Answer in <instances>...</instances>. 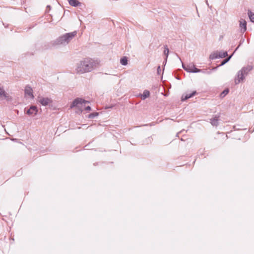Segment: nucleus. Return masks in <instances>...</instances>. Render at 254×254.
<instances>
[{
  "label": "nucleus",
  "mask_w": 254,
  "mask_h": 254,
  "mask_svg": "<svg viewBox=\"0 0 254 254\" xmlns=\"http://www.w3.org/2000/svg\"><path fill=\"white\" fill-rule=\"evenodd\" d=\"M161 67H160V66L159 65L157 67V74L159 75L161 74Z\"/></svg>",
  "instance_id": "24"
},
{
  "label": "nucleus",
  "mask_w": 254,
  "mask_h": 254,
  "mask_svg": "<svg viewBox=\"0 0 254 254\" xmlns=\"http://www.w3.org/2000/svg\"><path fill=\"white\" fill-rule=\"evenodd\" d=\"M169 53V50L167 45L164 46V54L166 57V59L168 58Z\"/></svg>",
  "instance_id": "22"
},
{
  "label": "nucleus",
  "mask_w": 254,
  "mask_h": 254,
  "mask_svg": "<svg viewBox=\"0 0 254 254\" xmlns=\"http://www.w3.org/2000/svg\"><path fill=\"white\" fill-rule=\"evenodd\" d=\"M47 8H49L50 9L51 8V6H50V5H48V6H47Z\"/></svg>",
  "instance_id": "31"
},
{
  "label": "nucleus",
  "mask_w": 254,
  "mask_h": 254,
  "mask_svg": "<svg viewBox=\"0 0 254 254\" xmlns=\"http://www.w3.org/2000/svg\"><path fill=\"white\" fill-rule=\"evenodd\" d=\"M228 56L227 52H216L210 54L209 58L211 60H214L219 58H223Z\"/></svg>",
  "instance_id": "4"
},
{
  "label": "nucleus",
  "mask_w": 254,
  "mask_h": 254,
  "mask_svg": "<svg viewBox=\"0 0 254 254\" xmlns=\"http://www.w3.org/2000/svg\"><path fill=\"white\" fill-rule=\"evenodd\" d=\"M196 93H197L196 91H194L190 93L186 94L185 95L184 94V95H182V96L181 97V100H182V101H186L187 99H189V98L194 96L196 94Z\"/></svg>",
  "instance_id": "11"
},
{
  "label": "nucleus",
  "mask_w": 254,
  "mask_h": 254,
  "mask_svg": "<svg viewBox=\"0 0 254 254\" xmlns=\"http://www.w3.org/2000/svg\"><path fill=\"white\" fill-rule=\"evenodd\" d=\"M167 59H166V57H165V60L164 61V65L166 64V63H167Z\"/></svg>",
  "instance_id": "26"
},
{
  "label": "nucleus",
  "mask_w": 254,
  "mask_h": 254,
  "mask_svg": "<svg viewBox=\"0 0 254 254\" xmlns=\"http://www.w3.org/2000/svg\"><path fill=\"white\" fill-rule=\"evenodd\" d=\"M95 66V63L90 58H85L77 64L76 70L78 73L90 72Z\"/></svg>",
  "instance_id": "2"
},
{
  "label": "nucleus",
  "mask_w": 254,
  "mask_h": 254,
  "mask_svg": "<svg viewBox=\"0 0 254 254\" xmlns=\"http://www.w3.org/2000/svg\"><path fill=\"white\" fill-rule=\"evenodd\" d=\"M127 58L126 57H123L120 60V63L123 65H126L127 64Z\"/></svg>",
  "instance_id": "18"
},
{
  "label": "nucleus",
  "mask_w": 254,
  "mask_h": 254,
  "mask_svg": "<svg viewBox=\"0 0 254 254\" xmlns=\"http://www.w3.org/2000/svg\"><path fill=\"white\" fill-rule=\"evenodd\" d=\"M85 110H86V111H91V108L90 106H88L85 107Z\"/></svg>",
  "instance_id": "25"
},
{
  "label": "nucleus",
  "mask_w": 254,
  "mask_h": 254,
  "mask_svg": "<svg viewBox=\"0 0 254 254\" xmlns=\"http://www.w3.org/2000/svg\"><path fill=\"white\" fill-rule=\"evenodd\" d=\"M76 31L64 34L49 43V48L57 47L61 45L65 46L76 35Z\"/></svg>",
  "instance_id": "1"
},
{
  "label": "nucleus",
  "mask_w": 254,
  "mask_h": 254,
  "mask_svg": "<svg viewBox=\"0 0 254 254\" xmlns=\"http://www.w3.org/2000/svg\"><path fill=\"white\" fill-rule=\"evenodd\" d=\"M150 96V92L148 90H145L142 94H140L139 96H141L142 100H145Z\"/></svg>",
  "instance_id": "16"
},
{
  "label": "nucleus",
  "mask_w": 254,
  "mask_h": 254,
  "mask_svg": "<svg viewBox=\"0 0 254 254\" xmlns=\"http://www.w3.org/2000/svg\"><path fill=\"white\" fill-rule=\"evenodd\" d=\"M68 2L71 6L74 7H77L81 5V3L78 0H69Z\"/></svg>",
  "instance_id": "15"
},
{
  "label": "nucleus",
  "mask_w": 254,
  "mask_h": 254,
  "mask_svg": "<svg viewBox=\"0 0 254 254\" xmlns=\"http://www.w3.org/2000/svg\"><path fill=\"white\" fill-rule=\"evenodd\" d=\"M197 68L193 64H190L189 65H187L186 68L184 67V69L188 72L191 73H197L195 71V69Z\"/></svg>",
  "instance_id": "9"
},
{
  "label": "nucleus",
  "mask_w": 254,
  "mask_h": 254,
  "mask_svg": "<svg viewBox=\"0 0 254 254\" xmlns=\"http://www.w3.org/2000/svg\"><path fill=\"white\" fill-rule=\"evenodd\" d=\"M38 102L44 106H46L53 102L51 98L48 97H43L42 96L38 97Z\"/></svg>",
  "instance_id": "7"
},
{
  "label": "nucleus",
  "mask_w": 254,
  "mask_h": 254,
  "mask_svg": "<svg viewBox=\"0 0 254 254\" xmlns=\"http://www.w3.org/2000/svg\"><path fill=\"white\" fill-rule=\"evenodd\" d=\"M182 67L184 68V67L186 68L187 66L183 64H182Z\"/></svg>",
  "instance_id": "27"
},
{
  "label": "nucleus",
  "mask_w": 254,
  "mask_h": 254,
  "mask_svg": "<svg viewBox=\"0 0 254 254\" xmlns=\"http://www.w3.org/2000/svg\"><path fill=\"white\" fill-rule=\"evenodd\" d=\"M180 132H181V131H180V132H178V133H177V134H176V136H177V137L179 136V134Z\"/></svg>",
  "instance_id": "29"
},
{
  "label": "nucleus",
  "mask_w": 254,
  "mask_h": 254,
  "mask_svg": "<svg viewBox=\"0 0 254 254\" xmlns=\"http://www.w3.org/2000/svg\"><path fill=\"white\" fill-rule=\"evenodd\" d=\"M244 39L241 40L240 41V44L238 45V46L236 48L235 50L234 51V53L238 49V48H239V47L241 46V45L244 42Z\"/></svg>",
  "instance_id": "23"
},
{
  "label": "nucleus",
  "mask_w": 254,
  "mask_h": 254,
  "mask_svg": "<svg viewBox=\"0 0 254 254\" xmlns=\"http://www.w3.org/2000/svg\"><path fill=\"white\" fill-rule=\"evenodd\" d=\"M248 14L250 19V20L254 22V13H253L250 10H248Z\"/></svg>",
  "instance_id": "19"
},
{
  "label": "nucleus",
  "mask_w": 254,
  "mask_h": 254,
  "mask_svg": "<svg viewBox=\"0 0 254 254\" xmlns=\"http://www.w3.org/2000/svg\"><path fill=\"white\" fill-rule=\"evenodd\" d=\"M217 68V67H215L213 68L212 69H198V68H195V71L198 72H201L204 74H210L212 73V70H215Z\"/></svg>",
  "instance_id": "10"
},
{
  "label": "nucleus",
  "mask_w": 254,
  "mask_h": 254,
  "mask_svg": "<svg viewBox=\"0 0 254 254\" xmlns=\"http://www.w3.org/2000/svg\"><path fill=\"white\" fill-rule=\"evenodd\" d=\"M99 115V113L98 112H94L88 115V118L89 119H93L95 117L98 116Z\"/></svg>",
  "instance_id": "21"
},
{
  "label": "nucleus",
  "mask_w": 254,
  "mask_h": 254,
  "mask_svg": "<svg viewBox=\"0 0 254 254\" xmlns=\"http://www.w3.org/2000/svg\"><path fill=\"white\" fill-rule=\"evenodd\" d=\"M177 79H180V78H178V77H177Z\"/></svg>",
  "instance_id": "33"
},
{
  "label": "nucleus",
  "mask_w": 254,
  "mask_h": 254,
  "mask_svg": "<svg viewBox=\"0 0 254 254\" xmlns=\"http://www.w3.org/2000/svg\"><path fill=\"white\" fill-rule=\"evenodd\" d=\"M177 57H178V58L179 59V60L181 61V62L182 63V60H181V58L179 57V56H178V55H177Z\"/></svg>",
  "instance_id": "30"
},
{
  "label": "nucleus",
  "mask_w": 254,
  "mask_h": 254,
  "mask_svg": "<svg viewBox=\"0 0 254 254\" xmlns=\"http://www.w3.org/2000/svg\"><path fill=\"white\" fill-rule=\"evenodd\" d=\"M38 111L37 107L34 105L31 106L27 110H26V109H24L25 113L29 116H35L37 114Z\"/></svg>",
  "instance_id": "6"
},
{
  "label": "nucleus",
  "mask_w": 254,
  "mask_h": 254,
  "mask_svg": "<svg viewBox=\"0 0 254 254\" xmlns=\"http://www.w3.org/2000/svg\"><path fill=\"white\" fill-rule=\"evenodd\" d=\"M8 97V95L5 92L3 87H0V99H7Z\"/></svg>",
  "instance_id": "14"
},
{
  "label": "nucleus",
  "mask_w": 254,
  "mask_h": 254,
  "mask_svg": "<svg viewBox=\"0 0 254 254\" xmlns=\"http://www.w3.org/2000/svg\"><path fill=\"white\" fill-rule=\"evenodd\" d=\"M220 115H216L214 118L210 119V123L213 126H217L219 124Z\"/></svg>",
  "instance_id": "13"
},
{
  "label": "nucleus",
  "mask_w": 254,
  "mask_h": 254,
  "mask_svg": "<svg viewBox=\"0 0 254 254\" xmlns=\"http://www.w3.org/2000/svg\"><path fill=\"white\" fill-rule=\"evenodd\" d=\"M240 28L242 33H244L247 30V22L245 20L240 21Z\"/></svg>",
  "instance_id": "12"
},
{
  "label": "nucleus",
  "mask_w": 254,
  "mask_h": 254,
  "mask_svg": "<svg viewBox=\"0 0 254 254\" xmlns=\"http://www.w3.org/2000/svg\"><path fill=\"white\" fill-rule=\"evenodd\" d=\"M234 128L235 129H239V128H236V126H234Z\"/></svg>",
  "instance_id": "32"
},
{
  "label": "nucleus",
  "mask_w": 254,
  "mask_h": 254,
  "mask_svg": "<svg viewBox=\"0 0 254 254\" xmlns=\"http://www.w3.org/2000/svg\"><path fill=\"white\" fill-rule=\"evenodd\" d=\"M89 103V101H86L82 98H76L72 102L70 106V108H73L78 107L79 105Z\"/></svg>",
  "instance_id": "5"
},
{
  "label": "nucleus",
  "mask_w": 254,
  "mask_h": 254,
  "mask_svg": "<svg viewBox=\"0 0 254 254\" xmlns=\"http://www.w3.org/2000/svg\"><path fill=\"white\" fill-rule=\"evenodd\" d=\"M24 93L25 96H28L31 98L33 99L34 96L33 94V89L29 85H26L25 87Z\"/></svg>",
  "instance_id": "8"
},
{
  "label": "nucleus",
  "mask_w": 254,
  "mask_h": 254,
  "mask_svg": "<svg viewBox=\"0 0 254 254\" xmlns=\"http://www.w3.org/2000/svg\"><path fill=\"white\" fill-rule=\"evenodd\" d=\"M253 68V66L251 65H247L243 67L237 73L238 79L236 80V84L240 83L245 79V76L247 75L249 72Z\"/></svg>",
  "instance_id": "3"
},
{
  "label": "nucleus",
  "mask_w": 254,
  "mask_h": 254,
  "mask_svg": "<svg viewBox=\"0 0 254 254\" xmlns=\"http://www.w3.org/2000/svg\"><path fill=\"white\" fill-rule=\"evenodd\" d=\"M34 27V26H31V27H29L28 28V29L27 31H28V30H30V29H31V28H32V27Z\"/></svg>",
  "instance_id": "28"
},
{
  "label": "nucleus",
  "mask_w": 254,
  "mask_h": 254,
  "mask_svg": "<svg viewBox=\"0 0 254 254\" xmlns=\"http://www.w3.org/2000/svg\"><path fill=\"white\" fill-rule=\"evenodd\" d=\"M229 92V90L228 88L225 89L220 94V97L221 98H224Z\"/></svg>",
  "instance_id": "20"
},
{
  "label": "nucleus",
  "mask_w": 254,
  "mask_h": 254,
  "mask_svg": "<svg viewBox=\"0 0 254 254\" xmlns=\"http://www.w3.org/2000/svg\"><path fill=\"white\" fill-rule=\"evenodd\" d=\"M234 52H233V54L231 56H230L229 57H228L226 58V59H225L224 60H223L222 61L221 64L217 67H218V66L223 65L224 64H226L227 62H228L230 61V60L231 59V58H232V57L233 56V55H234Z\"/></svg>",
  "instance_id": "17"
}]
</instances>
